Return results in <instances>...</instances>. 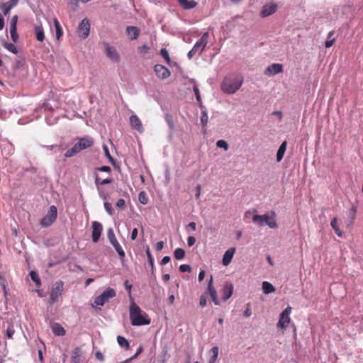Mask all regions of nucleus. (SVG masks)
Instances as JSON below:
<instances>
[{"label": "nucleus", "mask_w": 363, "mask_h": 363, "mask_svg": "<svg viewBox=\"0 0 363 363\" xmlns=\"http://www.w3.org/2000/svg\"><path fill=\"white\" fill-rule=\"evenodd\" d=\"M201 122L203 126H206L208 123V115L206 111H203L201 113Z\"/></svg>", "instance_id": "46"}, {"label": "nucleus", "mask_w": 363, "mask_h": 363, "mask_svg": "<svg viewBox=\"0 0 363 363\" xmlns=\"http://www.w3.org/2000/svg\"><path fill=\"white\" fill-rule=\"evenodd\" d=\"M170 260H171V258H170V257H169V256H165V257H164L162 258V261H161L160 264H161L162 265H164V264H166L169 263V262H170Z\"/></svg>", "instance_id": "62"}, {"label": "nucleus", "mask_w": 363, "mask_h": 363, "mask_svg": "<svg viewBox=\"0 0 363 363\" xmlns=\"http://www.w3.org/2000/svg\"><path fill=\"white\" fill-rule=\"evenodd\" d=\"M282 72V65L279 63H274L266 68V69L264 71V74L267 77H271Z\"/></svg>", "instance_id": "14"}, {"label": "nucleus", "mask_w": 363, "mask_h": 363, "mask_svg": "<svg viewBox=\"0 0 363 363\" xmlns=\"http://www.w3.org/2000/svg\"><path fill=\"white\" fill-rule=\"evenodd\" d=\"M333 35H334V31L333 30L330 31L328 33V34L327 35L326 41L325 43V47L326 48H330L333 45V43H334V42L335 40V39L333 37Z\"/></svg>", "instance_id": "32"}, {"label": "nucleus", "mask_w": 363, "mask_h": 363, "mask_svg": "<svg viewBox=\"0 0 363 363\" xmlns=\"http://www.w3.org/2000/svg\"><path fill=\"white\" fill-rule=\"evenodd\" d=\"M210 358L208 363H215L218 357V347L215 346L209 351Z\"/></svg>", "instance_id": "27"}, {"label": "nucleus", "mask_w": 363, "mask_h": 363, "mask_svg": "<svg viewBox=\"0 0 363 363\" xmlns=\"http://www.w3.org/2000/svg\"><path fill=\"white\" fill-rule=\"evenodd\" d=\"M179 270L182 272H190L191 270V268L189 264H182L179 267Z\"/></svg>", "instance_id": "50"}, {"label": "nucleus", "mask_w": 363, "mask_h": 363, "mask_svg": "<svg viewBox=\"0 0 363 363\" xmlns=\"http://www.w3.org/2000/svg\"><path fill=\"white\" fill-rule=\"evenodd\" d=\"M207 289H208L209 296H210L212 301L214 303V304L216 306L220 305V301L217 296V291L213 286V279L212 275H211V277L209 278Z\"/></svg>", "instance_id": "10"}, {"label": "nucleus", "mask_w": 363, "mask_h": 363, "mask_svg": "<svg viewBox=\"0 0 363 363\" xmlns=\"http://www.w3.org/2000/svg\"><path fill=\"white\" fill-rule=\"evenodd\" d=\"M160 55L165 60V61L167 64L170 63V57L169 55L168 50L167 49L162 48L160 50Z\"/></svg>", "instance_id": "41"}, {"label": "nucleus", "mask_w": 363, "mask_h": 363, "mask_svg": "<svg viewBox=\"0 0 363 363\" xmlns=\"http://www.w3.org/2000/svg\"><path fill=\"white\" fill-rule=\"evenodd\" d=\"M243 315L245 317H250L252 315L250 304H247L246 310L244 311Z\"/></svg>", "instance_id": "60"}, {"label": "nucleus", "mask_w": 363, "mask_h": 363, "mask_svg": "<svg viewBox=\"0 0 363 363\" xmlns=\"http://www.w3.org/2000/svg\"><path fill=\"white\" fill-rule=\"evenodd\" d=\"M233 285L230 282H225L223 288L220 291L221 293V298L223 301H226L228 299H229L233 293Z\"/></svg>", "instance_id": "13"}, {"label": "nucleus", "mask_w": 363, "mask_h": 363, "mask_svg": "<svg viewBox=\"0 0 363 363\" xmlns=\"http://www.w3.org/2000/svg\"><path fill=\"white\" fill-rule=\"evenodd\" d=\"M286 141H284L281 145H280L278 151H277V162H280L284 155V153L286 152Z\"/></svg>", "instance_id": "29"}, {"label": "nucleus", "mask_w": 363, "mask_h": 363, "mask_svg": "<svg viewBox=\"0 0 363 363\" xmlns=\"http://www.w3.org/2000/svg\"><path fill=\"white\" fill-rule=\"evenodd\" d=\"M104 208L109 215H113L114 211L112 207V204L108 202L104 203Z\"/></svg>", "instance_id": "47"}, {"label": "nucleus", "mask_w": 363, "mask_h": 363, "mask_svg": "<svg viewBox=\"0 0 363 363\" xmlns=\"http://www.w3.org/2000/svg\"><path fill=\"white\" fill-rule=\"evenodd\" d=\"M91 238L94 243L98 242L103 231V226L98 221H93L91 223Z\"/></svg>", "instance_id": "9"}, {"label": "nucleus", "mask_w": 363, "mask_h": 363, "mask_svg": "<svg viewBox=\"0 0 363 363\" xmlns=\"http://www.w3.org/2000/svg\"><path fill=\"white\" fill-rule=\"evenodd\" d=\"M106 55L112 60L118 61L119 59V56L118 55L116 50L113 47L107 45L106 49Z\"/></svg>", "instance_id": "22"}, {"label": "nucleus", "mask_w": 363, "mask_h": 363, "mask_svg": "<svg viewBox=\"0 0 363 363\" xmlns=\"http://www.w3.org/2000/svg\"><path fill=\"white\" fill-rule=\"evenodd\" d=\"M142 351H143V347L140 346V347L138 349L137 352H136V353H135V354L132 357H130V359H128L125 360V362H130V360H132V359H133L136 358V357L138 356V354H140V353L142 352Z\"/></svg>", "instance_id": "55"}, {"label": "nucleus", "mask_w": 363, "mask_h": 363, "mask_svg": "<svg viewBox=\"0 0 363 363\" xmlns=\"http://www.w3.org/2000/svg\"><path fill=\"white\" fill-rule=\"evenodd\" d=\"M138 50L140 53H147L149 50V48L147 45H143L138 48Z\"/></svg>", "instance_id": "61"}, {"label": "nucleus", "mask_w": 363, "mask_h": 363, "mask_svg": "<svg viewBox=\"0 0 363 363\" xmlns=\"http://www.w3.org/2000/svg\"><path fill=\"white\" fill-rule=\"evenodd\" d=\"M138 199L142 204H147L148 202V199L145 191H141L139 194Z\"/></svg>", "instance_id": "43"}, {"label": "nucleus", "mask_w": 363, "mask_h": 363, "mask_svg": "<svg viewBox=\"0 0 363 363\" xmlns=\"http://www.w3.org/2000/svg\"><path fill=\"white\" fill-rule=\"evenodd\" d=\"M145 252H146V255H147V259H148L149 264L151 266L152 269H153V268H154V259H153V257H152V254L150 252L149 247H147Z\"/></svg>", "instance_id": "42"}, {"label": "nucleus", "mask_w": 363, "mask_h": 363, "mask_svg": "<svg viewBox=\"0 0 363 363\" xmlns=\"http://www.w3.org/2000/svg\"><path fill=\"white\" fill-rule=\"evenodd\" d=\"M130 124L132 128L136 130L140 133L144 130L140 119L136 115H132L130 117Z\"/></svg>", "instance_id": "17"}, {"label": "nucleus", "mask_w": 363, "mask_h": 363, "mask_svg": "<svg viewBox=\"0 0 363 363\" xmlns=\"http://www.w3.org/2000/svg\"><path fill=\"white\" fill-rule=\"evenodd\" d=\"M275 213L274 211H271L264 215H253L252 220L255 224L259 226H262L265 224L270 228L274 229L278 226L275 220Z\"/></svg>", "instance_id": "4"}, {"label": "nucleus", "mask_w": 363, "mask_h": 363, "mask_svg": "<svg viewBox=\"0 0 363 363\" xmlns=\"http://www.w3.org/2000/svg\"><path fill=\"white\" fill-rule=\"evenodd\" d=\"M185 251L182 248H177L174 252V256L177 259H183L185 257Z\"/></svg>", "instance_id": "35"}, {"label": "nucleus", "mask_w": 363, "mask_h": 363, "mask_svg": "<svg viewBox=\"0 0 363 363\" xmlns=\"http://www.w3.org/2000/svg\"><path fill=\"white\" fill-rule=\"evenodd\" d=\"M130 320L132 325L141 326L149 325L151 318L134 301H132L129 308Z\"/></svg>", "instance_id": "1"}, {"label": "nucleus", "mask_w": 363, "mask_h": 363, "mask_svg": "<svg viewBox=\"0 0 363 363\" xmlns=\"http://www.w3.org/2000/svg\"><path fill=\"white\" fill-rule=\"evenodd\" d=\"M34 30L37 40L43 42L45 40V33L43 26L41 25L35 26Z\"/></svg>", "instance_id": "26"}, {"label": "nucleus", "mask_w": 363, "mask_h": 363, "mask_svg": "<svg viewBox=\"0 0 363 363\" xmlns=\"http://www.w3.org/2000/svg\"><path fill=\"white\" fill-rule=\"evenodd\" d=\"M52 330L53 333L57 336H63L66 333L65 328L57 323H55L52 325Z\"/></svg>", "instance_id": "24"}, {"label": "nucleus", "mask_w": 363, "mask_h": 363, "mask_svg": "<svg viewBox=\"0 0 363 363\" xmlns=\"http://www.w3.org/2000/svg\"><path fill=\"white\" fill-rule=\"evenodd\" d=\"M116 295V293L113 289L108 288L101 295L95 298L94 303L96 306H102L108 302L110 298L115 297Z\"/></svg>", "instance_id": "5"}, {"label": "nucleus", "mask_w": 363, "mask_h": 363, "mask_svg": "<svg viewBox=\"0 0 363 363\" xmlns=\"http://www.w3.org/2000/svg\"><path fill=\"white\" fill-rule=\"evenodd\" d=\"M93 145L94 140L91 138L89 136L81 138L79 139L77 143H76L72 148L67 150L65 154V157L66 158L72 157L82 150L91 147Z\"/></svg>", "instance_id": "3"}, {"label": "nucleus", "mask_w": 363, "mask_h": 363, "mask_svg": "<svg viewBox=\"0 0 363 363\" xmlns=\"http://www.w3.org/2000/svg\"><path fill=\"white\" fill-rule=\"evenodd\" d=\"M108 238L111 243V245L114 247L116 251L118 252V255L123 258L125 257V252L123 250L122 247L118 242L116 237L114 234L113 230L112 228L108 229L107 233Z\"/></svg>", "instance_id": "7"}, {"label": "nucleus", "mask_w": 363, "mask_h": 363, "mask_svg": "<svg viewBox=\"0 0 363 363\" xmlns=\"http://www.w3.org/2000/svg\"><path fill=\"white\" fill-rule=\"evenodd\" d=\"M208 37V33L207 32L205 33L201 36V39L199 41H197L194 46L193 47V51L201 54L207 45Z\"/></svg>", "instance_id": "15"}, {"label": "nucleus", "mask_w": 363, "mask_h": 363, "mask_svg": "<svg viewBox=\"0 0 363 363\" xmlns=\"http://www.w3.org/2000/svg\"><path fill=\"white\" fill-rule=\"evenodd\" d=\"M235 252V247H230L227 251H225L222 260L223 264L224 266H228L231 262Z\"/></svg>", "instance_id": "19"}, {"label": "nucleus", "mask_w": 363, "mask_h": 363, "mask_svg": "<svg viewBox=\"0 0 363 363\" xmlns=\"http://www.w3.org/2000/svg\"><path fill=\"white\" fill-rule=\"evenodd\" d=\"M194 92L196 95V100L200 102L201 99V95H200V91H199V88L197 87V86H194Z\"/></svg>", "instance_id": "53"}, {"label": "nucleus", "mask_w": 363, "mask_h": 363, "mask_svg": "<svg viewBox=\"0 0 363 363\" xmlns=\"http://www.w3.org/2000/svg\"><path fill=\"white\" fill-rule=\"evenodd\" d=\"M164 242H163V241H159V242H157L156 243V245H155V250H156L157 251H160V250H162V249H163V247H164Z\"/></svg>", "instance_id": "59"}, {"label": "nucleus", "mask_w": 363, "mask_h": 363, "mask_svg": "<svg viewBox=\"0 0 363 363\" xmlns=\"http://www.w3.org/2000/svg\"><path fill=\"white\" fill-rule=\"evenodd\" d=\"M96 171L105 172L110 173L111 172V169L108 166H102L101 167H97L96 169Z\"/></svg>", "instance_id": "52"}, {"label": "nucleus", "mask_w": 363, "mask_h": 363, "mask_svg": "<svg viewBox=\"0 0 363 363\" xmlns=\"http://www.w3.org/2000/svg\"><path fill=\"white\" fill-rule=\"evenodd\" d=\"M117 341H118V345L121 347H124L125 349H128L129 348V342L123 336H118L117 337Z\"/></svg>", "instance_id": "36"}, {"label": "nucleus", "mask_w": 363, "mask_h": 363, "mask_svg": "<svg viewBox=\"0 0 363 363\" xmlns=\"http://www.w3.org/2000/svg\"><path fill=\"white\" fill-rule=\"evenodd\" d=\"M125 200L123 199H120L116 202V206L119 208H123L125 206Z\"/></svg>", "instance_id": "56"}, {"label": "nucleus", "mask_w": 363, "mask_h": 363, "mask_svg": "<svg viewBox=\"0 0 363 363\" xmlns=\"http://www.w3.org/2000/svg\"><path fill=\"white\" fill-rule=\"evenodd\" d=\"M127 33L131 40H135L139 35V30L135 26H128L126 28Z\"/></svg>", "instance_id": "25"}, {"label": "nucleus", "mask_w": 363, "mask_h": 363, "mask_svg": "<svg viewBox=\"0 0 363 363\" xmlns=\"http://www.w3.org/2000/svg\"><path fill=\"white\" fill-rule=\"evenodd\" d=\"M30 276L31 279L35 283L36 286L38 287L40 286L41 281L38 274L35 271H31L30 272Z\"/></svg>", "instance_id": "37"}, {"label": "nucleus", "mask_w": 363, "mask_h": 363, "mask_svg": "<svg viewBox=\"0 0 363 363\" xmlns=\"http://www.w3.org/2000/svg\"><path fill=\"white\" fill-rule=\"evenodd\" d=\"M207 303V299L205 295H202L200 297L199 304L201 307H204L206 306Z\"/></svg>", "instance_id": "54"}, {"label": "nucleus", "mask_w": 363, "mask_h": 363, "mask_svg": "<svg viewBox=\"0 0 363 363\" xmlns=\"http://www.w3.org/2000/svg\"><path fill=\"white\" fill-rule=\"evenodd\" d=\"M10 33L12 40L16 43L18 40V35L17 33V29L10 28Z\"/></svg>", "instance_id": "45"}, {"label": "nucleus", "mask_w": 363, "mask_h": 363, "mask_svg": "<svg viewBox=\"0 0 363 363\" xmlns=\"http://www.w3.org/2000/svg\"><path fill=\"white\" fill-rule=\"evenodd\" d=\"M243 79L240 76L230 75L224 78L221 84V89L227 94L235 93L242 86Z\"/></svg>", "instance_id": "2"}, {"label": "nucleus", "mask_w": 363, "mask_h": 363, "mask_svg": "<svg viewBox=\"0 0 363 363\" xmlns=\"http://www.w3.org/2000/svg\"><path fill=\"white\" fill-rule=\"evenodd\" d=\"M18 2V0H10L6 3L1 4L0 9L3 11L4 14L6 16L10 10L16 6Z\"/></svg>", "instance_id": "18"}, {"label": "nucleus", "mask_w": 363, "mask_h": 363, "mask_svg": "<svg viewBox=\"0 0 363 363\" xmlns=\"http://www.w3.org/2000/svg\"><path fill=\"white\" fill-rule=\"evenodd\" d=\"M62 291V284H58L54 287L50 292V300L52 303L55 302L58 297L61 295Z\"/></svg>", "instance_id": "20"}, {"label": "nucleus", "mask_w": 363, "mask_h": 363, "mask_svg": "<svg viewBox=\"0 0 363 363\" xmlns=\"http://www.w3.org/2000/svg\"><path fill=\"white\" fill-rule=\"evenodd\" d=\"M137 237H138V229L134 228L132 231L130 238L132 240H135L137 238Z\"/></svg>", "instance_id": "63"}, {"label": "nucleus", "mask_w": 363, "mask_h": 363, "mask_svg": "<svg viewBox=\"0 0 363 363\" xmlns=\"http://www.w3.org/2000/svg\"><path fill=\"white\" fill-rule=\"evenodd\" d=\"M103 149L104 150V153H105L106 157L108 159V160L110 161V162L111 164H114L115 160H114L113 157L111 155L109 150H108L107 145H103Z\"/></svg>", "instance_id": "40"}, {"label": "nucleus", "mask_w": 363, "mask_h": 363, "mask_svg": "<svg viewBox=\"0 0 363 363\" xmlns=\"http://www.w3.org/2000/svg\"><path fill=\"white\" fill-rule=\"evenodd\" d=\"M262 290H263L264 294H268L274 292L275 288L271 283H269L268 281H263L262 282Z\"/></svg>", "instance_id": "30"}, {"label": "nucleus", "mask_w": 363, "mask_h": 363, "mask_svg": "<svg viewBox=\"0 0 363 363\" xmlns=\"http://www.w3.org/2000/svg\"><path fill=\"white\" fill-rule=\"evenodd\" d=\"M355 215H356V208L354 207H352L347 212V218L346 220V223H347V225H350L353 223V220L355 218Z\"/></svg>", "instance_id": "31"}, {"label": "nucleus", "mask_w": 363, "mask_h": 363, "mask_svg": "<svg viewBox=\"0 0 363 363\" xmlns=\"http://www.w3.org/2000/svg\"><path fill=\"white\" fill-rule=\"evenodd\" d=\"M15 333V330L13 328L12 326H10L7 328L6 330V336L9 339H11L13 338V336Z\"/></svg>", "instance_id": "49"}, {"label": "nucleus", "mask_w": 363, "mask_h": 363, "mask_svg": "<svg viewBox=\"0 0 363 363\" xmlns=\"http://www.w3.org/2000/svg\"><path fill=\"white\" fill-rule=\"evenodd\" d=\"M165 121L168 124L170 129L174 128V121L173 118V116L170 114H166L164 116Z\"/></svg>", "instance_id": "39"}, {"label": "nucleus", "mask_w": 363, "mask_h": 363, "mask_svg": "<svg viewBox=\"0 0 363 363\" xmlns=\"http://www.w3.org/2000/svg\"><path fill=\"white\" fill-rule=\"evenodd\" d=\"M45 147L48 150H50V151H52L53 150H57L59 152L62 151V148L60 145H47V146H45Z\"/></svg>", "instance_id": "51"}, {"label": "nucleus", "mask_w": 363, "mask_h": 363, "mask_svg": "<svg viewBox=\"0 0 363 363\" xmlns=\"http://www.w3.org/2000/svg\"><path fill=\"white\" fill-rule=\"evenodd\" d=\"M277 10V4L274 2H269L263 6L260 12V16L262 18L267 17L274 13Z\"/></svg>", "instance_id": "12"}, {"label": "nucleus", "mask_w": 363, "mask_h": 363, "mask_svg": "<svg viewBox=\"0 0 363 363\" xmlns=\"http://www.w3.org/2000/svg\"><path fill=\"white\" fill-rule=\"evenodd\" d=\"M4 47L6 49H7L9 52H12L13 54H17L18 53L17 48L13 43H4Z\"/></svg>", "instance_id": "38"}, {"label": "nucleus", "mask_w": 363, "mask_h": 363, "mask_svg": "<svg viewBox=\"0 0 363 363\" xmlns=\"http://www.w3.org/2000/svg\"><path fill=\"white\" fill-rule=\"evenodd\" d=\"M90 31V23L87 18L83 19L77 28L78 35L85 39L88 37Z\"/></svg>", "instance_id": "8"}, {"label": "nucleus", "mask_w": 363, "mask_h": 363, "mask_svg": "<svg viewBox=\"0 0 363 363\" xmlns=\"http://www.w3.org/2000/svg\"><path fill=\"white\" fill-rule=\"evenodd\" d=\"M256 212H257V211L255 209H254L253 211H246L244 215V219H247V218H250L251 216L252 217L253 215H255L254 213Z\"/></svg>", "instance_id": "57"}, {"label": "nucleus", "mask_w": 363, "mask_h": 363, "mask_svg": "<svg viewBox=\"0 0 363 363\" xmlns=\"http://www.w3.org/2000/svg\"><path fill=\"white\" fill-rule=\"evenodd\" d=\"M54 26L56 30V38L57 40H59L62 37L63 32L61 26L57 18L54 19Z\"/></svg>", "instance_id": "33"}, {"label": "nucleus", "mask_w": 363, "mask_h": 363, "mask_svg": "<svg viewBox=\"0 0 363 363\" xmlns=\"http://www.w3.org/2000/svg\"><path fill=\"white\" fill-rule=\"evenodd\" d=\"M180 6L184 9H191L196 6L197 3L194 0H178Z\"/></svg>", "instance_id": "23"}, {"label": "nucleus", "mask_w": 363, "mask_h": 363, "mask_svg": "<svg viewBox=\"0 0 363 363\" xmlns=\"http://www.w3.org/2000/svg\"><path fill=\"white\" fill-rule=\"evenodd\" d=\"M57 210L55 206H51L48 213L42 218L40 225L43 227L51 225L57 219Z\"/></svg>", "instance_id": "6"}, {"label": "nucleus", "mask_w": 363, "mask_h": 363, "mask_svg": "<svg viewBox=\"0 0 363 363\" xmlns=\"http://www.w3.org/2000/svg\"><path fill=\"white\" fill-rule=\"evenodd\" d=\"M291 308H286L280 315L279 320L277 323V326L281 328H285L288 326L290 323L289 314L291 313Z\"/></svg>", "instance_id": "11"}, {"label": "nucleus", "mask_w": 363, "mask_h": 363, "mask_svg": "<svg viewBox=\"0 0 363 363\" xmlns=\"http://www.w3.org/2000/svg\"><path fill=\"white\" fill-rule=\"evenodd\" d=\"M205 275H206V272L204 270H201L199 274V281H202L205 277Z\"/></svg>", "instance_id": "64"}, {"label": "nucleus", "mask_w": 363, "mask_h": 363, "mask_svg": "<svg viewBox=\"0 0 363 363\" xmlns=\"http://www.w3.org/2000/svg\"><path fill=\"white\" fill-rule=\"evenodd\" d=\"M330 225L333 228V229L335 230V233L337 234V235L338 237H342V232L340 230L339 227L337 226V218H334L331 220Z\"/></svg>", "instance_id": "34"}, {"label": "nucleus", "mask_w": 363, "mask_h": 363, "mask_svg": "<svg viewBox=\"0 0 363 363\" xmlns=\"http://www.w3.org/2000/svg\"><path fill=\"white\" fill-rule=\"evenodd\" d=\"M82 350L80 347H75L71 354V363H79L81 362V355L82 354Z\"/></svg>", "instance_id": "21"}, {"label": "nucleus", "mask_w": 363, "mask_h": 363, "mask_svg": "<svg viewBox=\"0 0 363 363\" xmlns=\"http://www.w3.org/2000/svg\"><path fill=\"white\" fill-rule=\"evenodd\" d=\"M196 242V239L193 236H189L187 239V243L189 247L193 246Z\"/></svg>", "instance_id": "58"}, {"label": "nucleus", "mask_w": 363, "mask_h": 363, "mask_svg": "<svg viewBox=\"0 0 363 363\" xmlns=\"http://www.w3.org/2000/svg\"><path fill=\"white\" fill-rule=\"evenodd\" d=\"M216 146L219 148H223L225 151L228 150V145L226 141L219 140L216 143Z\"/></svg>", "instance_id": "44"}, {"label": "nucleus", "mask_w": 363, "mask_h": 363, "mask_svg": "<svg viewBox=\"0 0 363 363\" xmlns=\"http://www.w3.org/2000/svg\"><path fill=\"white\" fill-rule=\"evenodd\" d=\"M18 16L15 15L11 18L10 22V28L17 29V23H18Z\"/></svg>", "instance_id": "48"}, {"label": "nucleus", "mask_w": 363, "mask_h": 363, "mask_svg": "<svg viewBox=\"0 0 363 363\" xmlns=\"http://www.w3.org/2000/svg\"><path fill=\"white\" fill-rule=\"evenodd\" d=\"M154 70L157 77L160 79H167L170 76V71L162 65H156L154 67Z\"/></svg>", "instance_id": "16"}, {"label": "nucleus", "mask_w": 363, "mask_h": 363, "mask_svg": "<svg viewBox=\"0 0 363 363\" xmlns=\"http://www.w3.org/2000/svg\"><path fill=\"white\" fill-rule=\"evenodd\" d=\"M94 177H95V184L96 186H99V185L102 186V185L111 184L113 182V179H111V178H106L104 179H101L97 173H95Z\"/></svg>", "instance_id": "28"}]
</instances>
